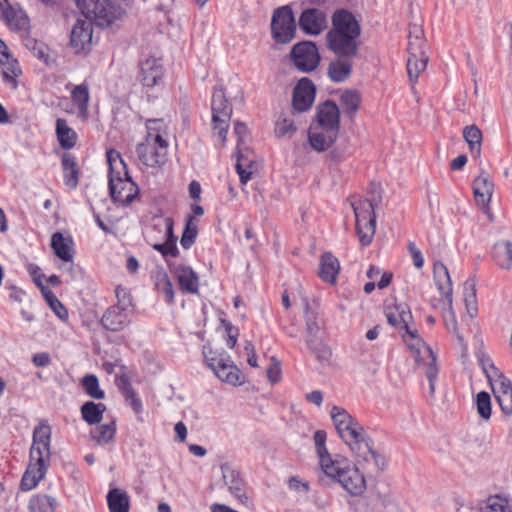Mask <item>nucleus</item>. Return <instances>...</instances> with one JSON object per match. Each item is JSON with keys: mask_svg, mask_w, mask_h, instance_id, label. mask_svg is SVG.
Returning a JSON list of instances; mask_svg holds the SVG:
<instances>
[{"mask_svg": "<svg viewBox=\"0 0 512 512\" xmlns=\"http://www.w3.org/2000/svg\"><path fill=\"white\" fill-rule=\"evenodd\" d=\"M116 433L115 421L102 424L95 429L91 430V438L99 445H105L114 439Z\"/></svg>", "mask_w": 512, "mask_h": 512, "instance_id": "nucleus-39", "label": "nucleus"}, {"mask_svg": "<svg viewBox=\"0 0 512 512\" xmlns=\"http://www.w3.org/2000/svg\"><path fill=\"white\" fill-rule=\"evenodd\" d=\"M50 442L51 427L41 422L33 431L29 463L20 482L22 491L34 489L45 477L51 460Z\"/></svg>", "mask_w": 512, "mask_h": 512, "instance_id": "nucleus-3", "label": "nucleus"}, {"mask_svg": "<svg viewBox=\"0 0 512 512\" xmlns=\"http://www.w3.org/2000/svg\"><path fill=\"white\" fill-rule=\"evenodd\" d=\"M73 102L81 111H86L89 102V90L84 84L77 85L71 92Z\"/></svg>", "mask_w": 512, "mask_h": 512, "instance_id": "nucleus-51", "label": "nucleus"}, {"mask_svg": "<svg viewBox=\"0 0 512 512\" xmlns=\"http://www.w3.org/2000/svg\"><path fill=\"white\" fill-rule=\"evenodd\" d=\"M198 226L192 215H187L185 228L181 236L180 244L184 249H189L196 240Z\"/></svg>", "mask_w": 512, "mask_h": 512, "instance_id": "nucleus-45", "label": "nucleus"}, {"mask_svg": "<svg viewBox=\"0 0 512 512\" xmlns=\"http://www.w3.org/2000/svg\"><path fill=\"white\" fill-rule=\"evenodd\" d=\"M323 472L351 495H360L366 489L364 474L357 465H352L347 459H335L333 463L325 464Z\"/></svg>", "mask_w": 512, "mask_h": 512, "instance_id": "nucleus-5", "label": "nucleus"}, {"mask_svg": "<svg viewBox=\"0 0 512 512\" xmlns=\"http://www.w3.org/2000/svg\"><path fill=\"white\" fill-rule=\"evenodd\" d=\"M415 40L411 38L408 44L409 57L407 60V72L411 82H416L420 73L426 68L428 57L425 55L424 48L426 46L425 41L418 35L422 31L415 27ZM412 32L410 31V35Z\"/></svg>", "mask_w": 512, "mask_h": 512, "instance_id": "nucleus-11", "label": "nucleus"}, {"mask_svg": "<svg viewBox=\"0 0 512 512\" xmlns=\"http://www.w3.org/2000/svg\"><path fill=\"white\" fill-rule=\"evenodd\" d=\"M331 23L325 37L327 48L335 55L357 56L361 26L355 15L344 8L336 9Z\"/></svg>", "mask_w": 512, "mask_h": 512, "instance_id": "nucleus-2", "label": "nucleus"}, {"mask_svg": "<svg viewBox=\"0 0 512 512\" xmlns=\"http://www.w3.org/2000/svg\"><path fill=\"white\" fill-rule=\"evenodd\" d=\"M336 56L337 58L329 63L327 74L331 81L341 83L351 76L353 68L352 59L356 56Z\"/></svg>", "mask_w": 512, "mask_h": 512, "instance_id": "nucleus-21", "label": "nucleus"}, {"mask_svg": "<svg viewBox=\"0 0 512 512\" xmlns=\"http://www.w3.org/2000/svg\"><path fill=\"white\" fill-rule=\"evenodd\" d=\"M116 385L126 403L131 406L136 414H140L143 410V405L140 398L137 396L136 391L133 389L128 376L123 374L117 377Z\"/></svg>", "mask_w": 512, "mask_h": 512, "instance_id": "nucleus-27", "label": "nucleus"}, {"mask_svg": "<svg viewBox=\"0 0 512 512\" xmlns=\"http://www.w3.org/2000/svg\"><path fill=\"white\" fill-rule=\"evenodd\" d=\"M339 131L321 129L320 132H309V143L311 147L318 151H326L337 139Z\"/></svg>", "mask_w": 512, "mask_h": 512, "instance_id": "nucleus-31", "label": "nucleus"}, {"mask_svg": "<svg viewBox=\"0 0 512 512\" xmlns=\"http://www.w3.org/2000/svg\"><path fill=\"white\" fill-rule=\"evenodd\" d=\"M296 33V22L290 6H282L274 10L271 19V34L277 43L286 44L293 40Z\"/></svg>", "mask_w": 512, "mask_h": 512, "instance_id": "nucleus-10", "label": "nucleus"}, {"mask_svg": "<svg viewBox=\"0 0 512 512\" xmlns=\"http://www.w3.org/2000/svg\"><path fill=\"white\" fill-rule=\"evenodd\" d=\"M61 163L64 172L65 184L69 188L75 189L79 181V169L77 166L76 158L70 153H64L62 156Z\"/></svg>", "mask_w": 512, "mask_h": 512, "instance_id": "nucleus-33", "label": "nucleus"}, {"mask_svg": "<svg viewBox=\"0 0 512 512\" xmlns=\"http://www.w3.org/2000/svg\"><path fill=\"white\" fill-rule=\"evenodd\" d=\"M132 310L120 306H110L102 315V327L111 332H120L130 324Z\"/></svg>", "mask_w": 512, "mask_h": 512, "instance_id": "nucleus-17", "label": "nucleus"}, {"mask_svg": "<svg viewBox=\"0 0 512 512\" xmlns=\"http://www.w3.org/2000/svg\"><path fill=\"white\" fill-rule=\"evenodd\" d=\"M335 428L354 454L357 465L363 470L373 474L386 468V458L373 448V441L356 418L335 426Z\"/></svg>", "mask_w": 512, "mask_h": 512, "instance_id": "nucleus-1", "label": "nucleus"}, {"mask_svg": "<svg viewBox=\"0 0 512 512\" xmlns=\"http://www.w3.org/2000/svg\"><path fill=\"white\" fill-rule=\"evenodd\" d=\"M402 339L407 344L410 351L412 352V354L415 358V361L419 362V360L421 358L422 348H424L427 351V347H428L426 345V343L424 342V340L422 339V337L420 336V337H415V338L410 339V338H406L405 335H402Z\"/></svg>", "mask_w": 512, "mask_h": 512, "instance_id": "nucleus-53", "label": "nucleus"}, {"mask_svg": "<svg viewBox=\"0 0 512 512\" xmlns=\"http://www.w3.org/2000/svg\"><path fill=\"white\" fill-rule=\"evenodd\" d=\"M152 247L154 250L161 253V255L164 258H167L168 256L177 257L179 255V250L177 248V245L172 244L170 246V244L166 241L164 243H156Z\"/></svg>", "mask_w": 512, "mask_h": 512, "instance_id": "nucleus-62", "label": "nucleus"}, {"mask_svg": "<svg viewBox=\"0 0 512 512\" xmlns=\"http://www.w3.org/2000/svg\"><path fill=\"white\" fill-rule=\"evenodd\" d=\"M434 280L439 292L447 299L449 310L452 317V323L456 327L457 322L455 315L452 311V282L447 267L441 263L436 262L433 266Z\"/></svg>", "mask_w": 512, "mask_h": 512, "instance_id": "nucleus-20", "label": "nucleus"}, {"mask_svg": "<svg viewBox=\"0 0 512 512\" xmlns=\"http://www.w3.org/2000/svg\"><path fill=\"white\" fill-rule=\"evenodd\" d=\"M59 503L58 500L44 493L32 495L28 502L29 512H55Z\"/></svg>", "mask_w": 512, "mask_h": 512, "instance_id": "nucleus-32", "label": "nucleus"}, {"mask_svg": "<svg viewBox=\"0 0 512 512\" xmlns=\"http://www.w3.org/2000/svg\"><path fill=\"white\" fill-rule=\"evenodd\" d=\"M93 38V23L87 19H78L70 33V46L75 53L88 52Z\"/></svg>", "mask_w": 512, "mask_h": 512, "instance_id": "nucleus-15", "label": "nucleus"}, {"mask_svg": "<svg viewBox=\"0 0 512 512\" xmlns=\"http://www.w3.org/2000/svg\"><path fill=\"white\" fill-rule=\"evenodd\" d=\"M156 289L164 295L165 301L169 304L174 302V289L172 282L166 272L159 271L155 277Z\"/></svg>", "mask_w": 512, "mask_h": 512, "instance_id": "nucleus-44", "label": "nucleus"}, {"mask_svg": "<svg viewBox=\"0 0 512 512\" xmlns=\"http://www.w3.org/2000/svg\"><path fill=\"white\" fill-rule=\"evenodd\" d=\"M56 133L60 146L69 150L76 144L77 135L75 131L67 125L65 119L58 118L56 121Z\"/></svg>", "mask_w": 512, "mask_h": 512, "instance_id": "nucleus-35", "label": "nucleus"}, {"mask_svg": "<svg viewBox=\"0 0 512 512\" xmlns=\"http://www.w3.org/2000/svg\"><path fill=\"white\" fill-rule=\"evenodd\" d=\"M107 503L110 512H129V496L119 488H113L108 492Z\"/></svg>", "mask_w": 512, "mask_h": 512, "instance_id": "nucleus-36", "label": "nucleus"}, {"mask_svg": "<svg viewBox=\"0 0 512 512\" xmlns=\"http://www.w3.org/2000/svg\"><path fill=\"white\" fill-rule=\"evenodd\" d=\"M316 95V86L307 77L301 78L293 89L292 107L296 112H305L311 108Z\"/></svg>", "mask_w": 512, "mask_h": 512, "instance_id": "nucleus-14", "label": "nucleus"}, {"mask_svg": "<svg viewBox=\"0 0 512 512\" xmlns=\"http://www.w3.org/2000/svg\"><path fill=\"white\" fill-rule=\"evenodd\" d=\"M6 7L3 9V13L0 14L2 19L12 30L26 31L29 28V18L27 14L19 9L16 10L11 7L5 0Z\"/></svg>", "mask_w": 512, "mask_h": 512, "instance_id": "nucleus-25", "label": "nucleus"}, {"mask_svg": "<svg viewBox=\"0 0 512 512\" xmlns=\"http://www.w3.org/2000/svg\"><path fill=\"white\" fill-rule=\"evenodd\" d=\"M116 298H117V304L114 306H120L122 308H126V310H132V296L130 292L121 286H118L115 290Z\"/></svg>", "mask_w": 512, "mask_h": 512, "instance_id": "nucleus-55", "label": "nucleus"}, {"mask_svg": "<svg viewBox=\"0 0 512 512\" xmlns=\"http://www.w3.org/2000/svg\"><path fill=\"white\" fill-rule=\"evenodd\" d=\"M20 72L17 60L12 59L11 62H8V66L3 69L2 75L6 82H12L16 86L17 82L15 77H17Z\"/></svg>", "mask_w": 512, "mask_h": 512, "instance_id": "nucleus-59", "label": "nucleus"}, {"mask_svg": "<svg viewBox=\"0 0 512 512\" xmlns=\"http://www.w3.org/2000/svg\"><path fill=\"white\" fill-rule=\"evenodd\" d=\"M25 47L30 50L35 57L44 63H49L48 47L43 42L38 41L35 38L27 37L24 40Z\"/></svg>", "mask_w": 512, "mask_h": 512, "instance_id": "nucleus-49", "label": "nucleus"}, {"mask_svg": "<svg viewBox=\"0 0 512 512\" xmlns=\"http://www.w3.org/2000/svg\"><path fill=\"white\" fill-rule=\"evenodd\" d=\"M124 10L111 0H83L82 14L99 27H108L120 18Z\"/></svg>", "mask_w": 512, "mask_h": 512, "instance_id": "nucleus-7", "label": "nucleus"}, {"mask_svg": "<svg viewBox=\"0 0 512 512\" xmlns=\"http://www.w3.org/2000/svg\"><path fill=\"white\" fill-rule=\"evenodd\" d=\"M488 362H489V367L493 371V375L500 379L499 389L497 391L494 390V393L495 392H498V393H508V392L512 393V385H511L510 380H508L503 374H501L499 372V370L494 366V364H493V362L491 360H488Z\"/></svg>", "mask_w": 512, "mask_h": 512, "instance_id": "nucleus-57", "label": "nucleus"}, {"mask_svg": "<svg viewBox=\"0 0 512 512\" xmlns=\"http://www.w3.org/2000/svg\"><path fill=\"white\" fill-rule=\"evenodd\" d=\"M296 130H297V128L294 125L293 120H291L285 116H280L276 122L275 134L279 137H283V136L291 137L296 132Z\"/></svg>", "mask_w": 512, "mask_h": 512, "instance_id": "nucleus-52", "label": "nucleus"}, {"mask_svg": "<svg viewBox=\"0 0 512 512\" xmlns=\"http://www.w3.org/2000/svg\"><path fill=\"white\" fill-rule=\"evenodd\" d=\"M353 210H354L355 218L376 217L375 213H374V205L369 200L361 201L358 204H353Z\"/></svg>", "mask_w": 512, "mask_h": 512, "instance_id": "nucleus-54", "label": "nucleus"}, {"mask_svg": "<svg viewBox=\"0 0 512 512\" xmlns=\"http://www.w3.org/2000/svg\"><path fill=\"white\" fill-rule=\"evenodd\" d=\"M495 398L498 401L502 412L505 415H511L512 414V393L495 392Z\"/></svg>", "mask_w": 512, "mask_h": 512, "instance_id": "nucleus-61", "label": "nucleus"}, {"mask_svg": "<svg viewBox=\"0 0 512 512\" xmlns=\"http://www.w3.org/2000/svg\"><path fill=\"white\" fill-rule=\"evenodd\" d=\"M267 377L273 384L277 383L281 378V365L275 357L271 359V364L267 369Z\"/></svg>", "mask_w": 512, "mask_h": 512, "instance_id": "nucleus-63", "label": "nucleus"}, {"mask_svg": "<svg viewBox=\"0 0 512 512\" xmlns=\"http://www.w3.org/2000/svg\"><path fill=\"white\" fill-rule=\"evenodd\" d=\"M177 278L182 292L196 294L199 290V277L197 273L189 266L178 265L173 271Z\"/></svg>", "mask_w": 512, "mask_h": 512, "instance_id": "nucleus-22", "label": "nucleus"}, {"mask_svg": "<svg viewBox=\"0 0 512 512\" xmlns=\"http://www.w3.org/2000/svg\"><path fill=\"white\" fill-rule=\"evenodd\" d=\"M427 353L429 356V362L427 364L425 375L428 379V382H432L437 380L438 367L436 366V356L430 347H427Z\"/></svg>", "mask_w": 512, "mask_h": 512, "instance_id": "nucleus-60", "label": "nucleus"}, {"mask_svg": "<svg viewBox=\"0 0 512 512\" xmlns=\"http://www.w3.org/2000/svg\"><path fill=\"white\" fill-rule=\"evenodd\" d=\"M80 411L83 420L87 424L95 425L101 422L103 414L106 411V405L103 403L87 401L81 406Z\"/></svg>", "mask_w": 512, "mask_h": 512, "instance_id": "nucleus-34", "label": "nucleus"}, {"mask_svg": "<svg viewBox=\"0 0 512 512\" xmlns=\"http://www.w3.org/2000/svg\"><path fill=\"white\" fill-rule=\"evenodd\" d=\"M314 443L317 455L319 457V463L322 471L324 470V465L329 463H333L335 459H332L328 450L326 448V432L324 430H317L314 433Z\"/></svg>", "mask_w": 512, "mask_h": 512, "instance_id": "nucleus-38", "label": "nucleus"}, {"mask_svg": "<svg viewBox=\"0 0 512 512\" xmlns=\"http://www.w3.org/2000/svg\"><path fill=\"white\" fill-rule=\"evenodd\" d=\"M340 102L343 107L344 113L352 117L359 109V106L361 104V96L358 91L348 89L342 93L340 97Z\"/></svg>", "mask_w": 512, "mask_h": 512, "instance_id": "nucleus-41", "label": "nucleus"}, {"mask_svg": "<svg viewBox=\"0 0 512 512\" xmlns=\"http://www.w3.org/2000/svg\"><path fill=\"white\" fill-rule=\"evenodd\" d=\"M330 416L335 426L354 418L344 408L336 405L331 408Z\"/></svg>", "mask_w": 512, "mask_h": 512, "instance_id": "nucleus-58", "label": "nucleus"}, {"mask_svg": "<svg viewBox=\"0 0 512 512\" xmlns=\"http://www.w3.org/2000/svg\"><path fill=\"white\" fill-rule=\"evenodd\" d=\"M494 184L488 175L482 173L473 181V193L477 204L487 207L493 193Z\"/></svg>", "mask_w": 512, "mask_h": 512, "instance_id": "nucleus-26", "label": "nucleus"}, {"mask_svg": "<svg viewBox=\"0 0 512 512\" xmlns=\"http://www.w3.org/2000/svg\"><path fill=\"white\" fill-rule=\"evenodd\" d=\"M339 270L338 259L330 252L323 253L320 259L319 277L327 283H334Z\"/></svg>", "mask_w": 512, "mask_h": 512, "instance_id": "nucleus-28", "label": "nucleus"}, {"mask_svg": "<svg viewBox=\"0 0 512 512\" xmlns=\"http://www.w3.org/2000/svg\"><path fill=\"white\" fill-rule=\"evenodd\" d=\"M42 294L47 301L50 308L57 315V317L63 321L68 319V311L66 307L61 303L57 296L49 290L47 287H42Z\"/></svg>", "mask_w": 512, "mask_h": 512, "instance_id": "nucleus-47", "label": "nucleus"}, {"mask_svg": "<svg viewBox=\"0 0 512 512\" xmlns=\"http://www.w3.org/2000/svg\"><path fill=\"white\" fill-rule=\"evenodd\" d=\"M492 258L504 270L512 268V242L502 240L494 244Z\"/></svg>", "mask_w": 512, "mask_h": 512, "instance_id": "nucleus-30", "label": "nucleus"}, {"mask_svg": "<svg viewBox=\"0 0 512 512\" xmlns=\"http://www.w3.org/2000/svg\"><path fill=\"white\" fill-rule=\"evenodd\" d=\"M222 478L230 493L238 499L242 504L248 503L245 482L240 472L231 467L228 463L221 465Z\"/></svg>", "mask_w": 512, "mask_h": 512, "instance_id": "nucleus-18", "label": "nucleus"}, {"mask_svg": "<svg viewBox=\"0 0 512 512\" xmlns=\"http://www.w3.org/2000/svg\"><path fill=\"white\" fill-rule=\"evenodd\" d=\"M107 162L109 164V192L112 200L128 206L131 204L139 193L137 184L132 180L127 166L120 154L115 150L107 152Z\"/></svg>", "mask_w": 512, "mask_h": 512, "instance_id": "nucleus-4", "label": "nucleus"}, {"mask_svg": "<svg viewBox=\"0 0 512 512\" xmlns=\"http://www.w3.org/2000/svg\"><path fill=\"white\" fill-rule=\"evenodd\" d=\"M387 322L400 330L406 321H412L413 316L410 309L407 306L397 305L395 306V312L390 311L386 314Z\"/></svg>", "mask_w": 512, "mask_h": 512, "instance_id": "nucleus-40", "label": "nucleus"}, {"mask_svg": "<svg viewBox=\"0 0 512 512\" xmlns=\"http://www.w3.org/2000/svg\"><path fill=\"white\" fill-rule=\"evenodd\" d=\"M211 110L213 130L217 132L221 142L225 143L232 115V106L222 88L215 89L211 100Z\"/></svg>", "mask_w": 512, "mask_h": 512, "instance_id": "nucleus-8", "label": "nucleus"}, {"mask_svg": "<svg viewBox=\"0 0 512 512\" xmlns=\"http://www.w3.org/2000/svg\"><path fill=\"white\" fill-rule=\"evenodd\" d=\"M290 57L295 67L302 72L315 70L320 62L318 48L312 41L295 44L290 51Z\"/></svg>", "mask_w": 512, "mask_h": 512, "instance_id": "nucleus-12", "label": "nucleus"}, {"mask_svg": "<svg viewBox=\"0 0 512 512\" xmlns=\"http://www.w3.org/2000/svg\"><path fill=\"white\" fill-rule=\"evenodd\" d=\"M476 406L479 416L485 421L489 420L491 417L492 408L491 397L488 392L481 391L477 394Z\"/></svg>", "mask_w": 512, "mask_h": 512, "instance_id": "nucleus-50", "label": "nucleus"}, {"mask_svg": "<svg viewBox=\"0 0 512 512\" xmlns=\"http://www.w3.org/2000/svg\"><path fill=\"white\" fill-rule=\"evenodd\" d=\"M74 242L70 236L64 237L61 232H56L51 237V247L55 255L65 262H70V269L74 268L72 262L74 256Z\"/></svg>", "mask_w": 512, "mask_h": 512, "instance_id": "nucleus-23", "label": "nucleus"}, {"mask_svg": "<svg viewBox=\"0 0 512 512\" xmlns=\"http://www.w3.org/2000/svg\"><path fill=\"white\" fill-rule=\"evenodd\" d=\"M85 393L91 398L101 400L105 397V393L99 387V380L94 374H87L81 380Z\"/></svg>", "mask_w": 512, "mask_h": 512, "instance_id": "nucleus-48", "label": "nucleus"}, {"mask_svg": "<svg viewBox=\"0 0 512 512\" xmlns=\"http://www.w3.org/2000/svg\"><path fill=\"white\" fill-rule=\"evenodd\" d=\"M463 298L470 316L477 313V297H476V283L474 279L469 278L463 285Z\"/></svg>", "mask_w": 512, "mask_h": 512, "instance_id": "nucleus-42", "label": "nucleus"}, {"mask_svg": "<svg viewBox=\"0 0 512 512\" xmlns=\"http://www.w3.org/2000/svg\"><path fill=\"white\" fill-rule=\"evenodd\" d=\"M300 29L309 35H319L327 27L326 13L317 8L303 10L299 17Z\"/></svg>", "mask_w": 512, "mask_h": 512, "instance_id": "nucleus-16", "label": "nucleus"}, {"mask_svg": "<svg viewBox=\"0 0 512 512\" xmlns=\"http://www.w3.org/2000/svg\"><path fill=\"white\" fill-rule=\"evenodd\" d=\"M356 230L361 244L363 246H367L372 242V239L376 231V225H364L361 227H357Z\"/></svg>", "mask_w": 512, "mask_h": 512, "instance_id": "nucleus-56", "label": "nucleus"}, {"mask_svg": "<svg viewBox=\"0 0 512 512\" xmlns=\"http://www.w3.org/2000/svg\"><path fill=\"white\" fill-rule=\"evenodd\" d=\"M463 137L468 143L471 153L480 155L482 132L476 125H469L463 129Z\"/></svg>", "mask_w": 512, "mask_h": 512, "instance_id": "nucleus-43", "label": "nucleus"}, {"mask_svg": "<svg viewBox=\"0 0 512 512\" xmlns=\"http://www.w3.org/2000/svg\"><path fill=\"white\" fill-rule=\"evenodd\" d=\"M168 142L160 135L155 134L154 138L146 136L145 140L138 143L136 153L138 159L147 167H157L165 162Z\"/></svg>", "mask_w": 512, "mask_h": 512, "instance_id": "nucleus-9", "label": "nucleus"}, {"mask_svg": "<svg viewBox=\"0 0 512 512\" xmlns=\"http://www.w3.org/2000/svg\"><path fill=\"white\" fill-rule=\"evenodd\" d=\"M305 342L309 350L320 362L328 361L331 357V350L322 342L320 332L324 327V320L317 308H313L306 302L304 310Z\"/></svg>", "mask_w": 512, "mask_h": 512, "instance_id": "nucleus-6", "label": "nucleus"}, {"mask_svg": "<svg viewBox=\"0 0 512 512\" xmlns=\"http://www.w3.org/2000/svg\"><path fill=\"white\" fill-rule=\"evenodd\" d=\"M213 372L221 381L234 386L244 382L240 369L233 363L231 357H229V362L224 361Z\"/></svg>", "mask_w": 512, "mask_h": 512, "instance_id": "nucleus-29", "label": "nucleus"}, {"mask_svg": "<svg viewBox=\"0 0 512 512\" xmlns=\"http://www.w3.org/2000/svg\"><path fill=\"white\" fill-rule=\"evenodd\" d=\"M203 355L207 365L213 370H215L219 365H221L224 361L229 362V355L223 349L214 350L210 346H203Z\"/></svg>", "mask_w": 512, "mask_h": 512, "instance_id": "nucleus-46", "label": "nucleus"}, {"mask_svg": "<svg viewBox=\"0 0 512 512\" xmlns=\"http://www.w3.org/2000/svg\"><path fill=\"white\" fill-rule=\"evenodd\" d=\"M234 133L238 138L237 142V162L236 171L239 175L240 182L246 184L252 175L249 168L252 165V160L249 159L250 150L246 147L245 138L247 136V127L244 123L237 121L234 125Z\"/></svg>", "mask_w": 512, "mask_h": 512, "instance_id": "nucleus-13", "label": "nucleus"}, {"mask_svg": "<svg viewBox=\"0 0 512 512\" xmlns=\"http://www.w3.org/2000/svg\"><path fill=\"white\" fill-rule=\"evenodd\" d=\"M316 119L321 129H340V111L332 100H326L317 106Z\"/></svg>", "mask_w": 512, "mask_h": 512, "instance_id": "nucleus-19", "label": "nucleus"}, {"mask_svg": "<svg viewBox=\"0 0 512 512\" xmlns=\"http://www.w3.org/2000/svg\"><path fill=\"white\" fill-rule=\"evenodd\" d=\"M407 249L413 259V264L416 268L420 269L424 265V258L421 251L417 248L414 242H409Z\"/></svg>", "mask_w": 512, "mask_h": 512, "instance_id": "nucleus-64", "label": "nucleus"}, {"mask_svg": "<svg viewBox=\"0 0 512 512\" xmlns=\"http://www.w3.org/2000/svg\"><path fill=\"white\" fill-rule=\"evenodd\" d=\"M163 77V67L159 60L155 58H148L141 63L140 66V80L146 87H153Z\"/></svg>", "mask_w": 512, "mask_h": 512, "instance_id": "nucleus-24", "label": "nucleus"}, {"mask_svg": "<svg viewBox=\"0 0 512 512\" xmlns=\"http://www.w3.org/2000/svg\"><path fill=\"white\" fill-rule=\"evenodd\" d=\"M482 512H512V500L501 495L489 496L481 505Z\"/></svg>", "mask_w": 512, "mask_h": 512, "instance_id": "nucleus-37", "label": "nucleus"}]
</instances>
